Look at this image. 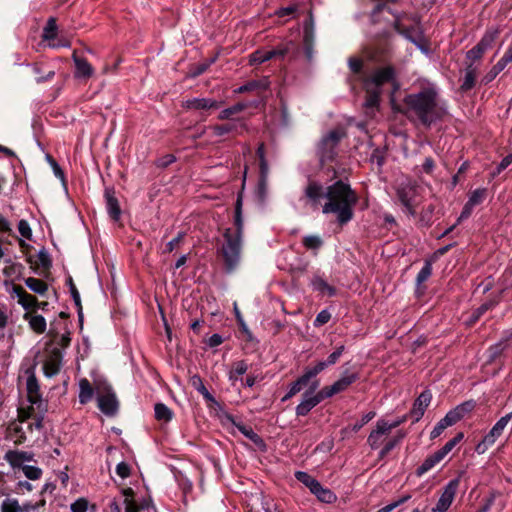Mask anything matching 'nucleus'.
<instances>
[{"label": "nucleus", "instance_id": "nucleus-1", "mask_svg": "<svg viewBox=\"0 0 512 512\" xmlns=\"http://www.w3.org/2000/svg\"><path fill=\"white\" fill-rule=\"evenodd\" d=\"M305 200L313 209H317L321 200L326 197L327 202L322 207L324 214L333 213L336 215L337 222L340 225L348 223L353 217V207L357 203V195L350 186L343 181H337L324 187L314 181L306 186Z\"/></svg>", "mask_w": 512, "mask_h": 512}, {"label": "nucleus", "instance_id": "nucleus-2", "mask_svg": "<svg viewBox=\"0 0 512 512\" xmlns=\"http://www.w3.org/2000/svg\"><path fill=\"white\" fill-rule=\"evenodd\" d=\"M404 103L409 115L416 117L426 127L442 120L447 114L446 103L440 98L436 87L431 84L418 92L408 94Z\"/></svg>", "mask_w": 512, "mask_h": 512}, {"label": "nucleus", "instance_id": "nucleus-3", "mask_svg": "<svg viewBox=\"0 0 512 512\" xmlns=\"http://www.w3.org/2000/svg\"><path fill=\"white\" fill-rule=\"evenodd\" d=\"M393 79L394 70L391 67L378 69L369 78H367L364 82V86L368 94L365 106L368 108L377 106L379 103L381 86L393 81Z\"/></svg>", "mask_w": 512, "mask_h": 512}, {"label": "nucleus", "instance_id": "nucleus-4", "mask_svg": "<svg viewBox=\"0 0 512 512\" xmlns=\"http://www.w3.org/2000/svg\"><path fill=\"white\" fill-rule=\"evenodd\" d=\"M224 242L221 247V255L224 260L225 270L233 272L240 263L242 238L239 233L231 234V228H227L223 234Z\"/></svg>", "mask_w": 512, "mask_h": 512}, {"label": "nucleus", "instance_id": "nucleus-5", "mask_svg": "<svg viewBox=\"0 0 512 512\" xmlns=\"http://www.w3.org/2000/svg\"><path fill=\"white\" fill-rule=\"evenodd\" d=\"M133 495V490L127 488L123 489L118 496L108 498L106 512H122V505H125L126 512H153V508L148 504H137Z\"/></svg>", "mask_w": 512, "mask_h": 512}, {"label": "nucleus", "instance_id": "nucleus-6", "mask_svg": "<svg viewBox=\"0 0 512 512\" xmlns=\"http://www.w3.org/2000/svg\"><path fill=\"white\" fill-rule=\"evenodd\" d=\"M475 408V402L470 400L463 402L456 406L454 409L447 412V414L435 425L430 433L431 439L439 437L445 429L455 425L467 414H469Z\"/></svg>", "mask_w": 512, "mask_h": 512}, {"label": "nucleus", "instance_id": "nucleus-7", "mask_svg": "<svg viewBox=\"0 0 512 512\" xmlns=\"http://www.w3.org/2000/svg\"><path fill=\"white\" fill-rule=\"evenodd\" d=\"M512 418V412L501 417L495 425L491 428L488 434L484 436L481 442H479L475 448L478 454H484L489 447H491L496 440L501 436L505 427Z\"/></svg>", "mask_w": 512, "mask_h": 512}, {"label": "nucleus", "instance_id": "nucleus-8", "mask_svg": "<svg viewBox=\"0 0 512 512\" xmlns=\"http://www.w3.org/2000/svg\"><path fill=\"white\" fill-rule=\"evenodd\" d=\"M319 386V381L314 380L311 383L310 389L303 394L302 401L296 407L297 416L307 415L315 406H317L322 400L326 399L323 395L322 390L315 393Z\"/></svg>", "mask_w": 512, "mask_h": 512}, {"label": "nucleus", "instance_id": "nucleus-9", "mask_svg": "<svg viewBox=\"0 0 512 512\" xmlns=\"http://www.w3.org/2000/svg\"><path fill=\"white\" fill-rule=\"evenodd\" d=\"M394 26L399 34L415 44L423 53L427 54L429 52L423 32L418 23L411 27H406L397 19Z\"/></svg>", "mask_w": 512, "mask_h": 512}, {"label": "nucleus", "instance_id": "nucleus-10", "mask_svg": "<svg viewBox=\"0 0 512 512\" xmlns=\"http://www.w3.org/2000/svg\"><path fill=\"white\" fill-rule=\"evenodd\" d=\"M417 186L411 181L403 182L397 188V197L410 215L415 214Z\"/></svg>", "mask_w": 512, "mask_h": 512}, {"label": "nucleus", "instance_id": "nucleus-11", "mask_svg": "<svg viewBox=\"0 0 512 512\" xmlns=\"http://www.w3.org/2000/svg\"><path fill=\"white\" fill-rule=\"evenodd\" d=\"M343 136L344 133L341 130H333L322 138L319 144V153L323 160H329L334 157L335 148Z\"/></svg>", "mask_w": 512, "mask_h": 512}, {"label": "nucleus", "instance_id": "nucleus-12", "mask_svg": "<svg viewBox=\"0 0 512 512\" xmlns=\"http://www.w3.org/2000/svg\"><path fill=\"white\" fill-rule=\"evenodd\" d=\"M459 483V478H455L447 483L433 511L446 512L449 509L457 493Z\"/></svg>", "mask_w": 512, "mask_h": 512}, {"label": "nucleus", "instance_id": "nucleus-13", "mask_svg": "<svg viewBox=\"0 0 512 512\" xmlns=\"http://www.w3.org/2000/svg\"><path fill=\"white\" fill-rule=\"evenodd\" d=\"M12 298H17V302L22 306L24 310H35L39 303L33 295L29 294L22 286L12 285L11 289L8 290Z\"/></svg>", "mask_w": 512, "mask_h": 512}, {"label": "nucleus", "instance_id": "nucleus-14", "mask_svg": "<svg viewBox=\"0 0 512 512\" xmlns=\"http://www.w3.org/2000/svg\"><path fill=\"white\" fill-rule=\"evenodd\" d=\"M357 378L358 376L355 373L344 372L340 379L322 389L324 397L330 398L335 394L345 391Z\"/></svg>", "mask_w": 512, "mask_h": 512}, {"label": "nucleus", "instance_id": "nucleus-15", "mask_svg": "<svg viewBox=\"0 0 512 512\" xmlns=\"http://www.w3.org/2000/svg\"><path fill=\"white\" fill-rule=\"evenodd\" d=\"M213 136H223L226 134L240 135L246 130V124L242 119H231L228 123L214 125L210 127Z\"/></svg>", "mask_w": 512, "mask_h": 512}, {"label": "nucleus", "instance_id": "nucleus-16", "mask_svg": "<svg viewBox=\"0 0 512 512\" xmlns=\"http://www.w3.org/2000/svg\"><path fill=\"white\" fill-rule=\"evenodd\" d=\"M27 431H32V423H28L25 428L23 421H13L7 428V438L20 445L27 440Z\"/></svg>", "mask_w": 512, "mask_h": 512}, {"label": "nucleus", "instance_id": "nucleus-17", "mask_svg": "<svg viewBox=\"0 0 512 512\" xmlns=\"http://www.w3.org/2000/svg\"><path fill=\"white\" fill-rule=\"evenodd\" d=\"M62 362V354L58 348H53L48 354L44 364L43 370L47 377H53L59 373Z\"/></svg>", "mask_w": 512, "mask_h": 512}, {"label": "nucleus", "instance_id": "nucleus-18", "mask_svg": "<svg viewBox=\"0 0 512 512\" xmlns=\"http://www.w3.org/2000/svg\"><path fill=\"white\" fill-rule=\"evenodd\" d=\"M317 374L314 372L312 367H309L305 370L302 376H300L296 381H294L289 388L287 394L283 397L282 401H286L292 398L294 395L299 393L305 386L309 384V382L315 378Z\"/></svg>", "mask_w": 512, "mask_h": 512}, {"label": "nucleus", "instance_id": "nucleus-19", "mask_svg": "<svg viewBox=\"0 0 512 512\" xmlns=\"http://www.w3.org/2000/svg\"><path fill=\"white\" fill-rule=\"evenodd\" d=\"M98 408L106 415H114L118 408V402L115 394L108 389L106 393L97 397Z\"/></svg>", "mask_w": 512, "mask_h": 512}, {"label": "nucleus", "instance_id": "nucleus-20", "mask_svg": "<svg viewBox=\"0 0 512 512\" xmlns=\"http://www.w3.org/2000/svg\"><path fill=\"white\" fill-rule=\"evenodd\" d=\"M389 433V427L386 426V420L379 419L375 428L370 432L367 443L371 449H377L383 441V437Z\"/></svg>", "mask_w": 512, "mask_h": 512}, {"label": "nucleus", "instance_id": "nucleus-21", "mask_svg": "<svg viewBox=\"0 0 512 512\" xmlns=\"http://www.w3.org/2000/svg\"><path fill=\"white\" fill-rule=\"evenodd\" d=\"M33 453L19 450H9L5 453L4 459L12 468H23L25 462H31Z\"/></svg>", "mask_w": 512, "mask_h": 512}, {"label": "nucleus", "instance_id": "nucleus-22", "mask_svg": "<svg viewBox=\"0 0 512 512\" xmlns=\"http://www.w3.org/2000/svg\"><path fill=\"white\" fill-rule=\"evenodd\" d=\"M222 105V102L212 98H192L183 102V107L188 110H209L216 109Z\"/></svg>", "mask_w": 512, "mask_h": 512}, {"label": "nucleus", "instance_id": "nucleus-23", "mask_svg": "<svg viewBox=\"0 0 512 512\" xmlns=\"http://www.w3.org/2000/svg\"><path fill=\"white\" fill-rule=\"evenodd\" d=\"M432 399L430 391H423L418 398L415 400L411 415L414 417V421L417 422L424 415L426 408L429 406Z\"/></svg>", "mask_w": 512, "mask_h": 512}, {"label": "nucleus", "instance_id": "nucleus-24", "mask_svg": "<svg viewBox=\"0 0 512 512\" xmlns=\"http://www.w3.org/2000/svg\"><path fill=\"white\" fill-rule=\"evenodd\" d=\"M72 59L76 68L74 74L76 78L87 79L93 75L94 69L86 59L78 57L76 52L73 53Z\"/></svg>", "mask_w": 512, "mask_h": 512}, {"label": "nucleus", "instance_id": "nucleus-25", "mask_svg": "<svg viewBox=\"0 0 512 512\" xmlns=\"http://www.w3.org/2000/svg\"><path fill=\"white\" fill-rule=\"evenodd\" d=\"M315 33H314V22L312 17H310L304 26V48L307 58L310 60L313 57V43H314Z\"/></svg>", "mask_w": 512, "mask_h": 512}, {"label": "nucleus", "instance_id": "nucleus-26", "mask_svg": "<svg viewBox=\"0 0 512 512\" xmlns=\"http://www.w3.org/2000/svg\"><path fill=\"white\" fill-rule=\"evenodd\" d=\"M106 208L109 216L117 221L120 218L121 210L117 198L114 195V191L110 189L105 190Z\"/></svg>", "mask_w": 512, "mask_h": 512}, {"label": "nucleus", "instance_id": "nucleus-27", "mask_svg": "<svg viewBox=\"0 0 512 512\" xmlns=\"http://www.w3.org/2000/svg\"><path fill=\"white\" fill-rule=\"evenodd\" d=\"M24 320L28 321L30 328L37 334H42L46 331V320L42 315L26 312L23 316Z\"/></svg>", "mask_w": 512, "mask_h": 512}, {"label": "nucleus", "instance_id": "nucleus-28", "mask_svg": "<svg viewBox=\"0 0 512 512\" xmlns=\"http://www.w3.org/2000/svg\"><path fill=\"white\" fill-rule=\"evenodd\" d=\"M33 509L31 504L20 505L17 499L6 498L1 504V512H30Z\"/></svg>", "mask_w": 512, "mask_h": 512}, {"label": "nucleus", "instance_id": "nucleus-29", "mask_svg": "<svg viewBox=\"0 0 512 512\" xmlns=\"http://www.w3.org/2000/svg\"><path fill=\"white\" fill-rule=\"evenodd\" d=\"M344 349H345L344 345H341L328 356L327 360L319 361L315 366L312 367L314 372L318 375L323 370H325L328 366L334 365L341 357Z\"/></svg>", "mask_w": 512, "mask_h": 512}, {"label": "nucleus", "instance_id": "nucleus-30", "mask_svg": "<svg viewBox=\"0 0 512 512\" xmlns=\"http://www.w3.org/2000/svg\"><path fill=\"white\" fill-rule=\"evenodd\" d=\"M311 286L314 291L318 292L321 295L334 296L336 294V289L329 285L322 277L315 276L311 280Z\"/></svg>", "mask_w": 512, "mask_h": 512}, {"label": "nucleus", "instance_id": "nucleus-31", "mask_svg": "<svg viewBox=\"0 0 512 512\" xmlns=\"http://www.w3.org/2000/svg\"><path fill=\"white\" fill-rule=\"evenodd\" d=\"M311 493L324 503H332L336 500V495L330 489L323 487L319 481L311 489Z\"/></svg>", "mask_w": 512, "mask_h": 512}, {"label": "nucleus", "instance_id": "nucleus-32", "mask_svg": "<svg viewBox=\"0 0 512 512\" xmlns=\"http://www.w3.org/2000/svg\"><path fill=\"white\" fill-rule=\"evenodd\" d=\"M442 457L436 452L432 455L428 456L423 463L417 468L416 475L421 477L432 468H434L438 463L442 461Z\"/></svg>", "mask_w": 512, "mask_h": 512}, {"label": "nucleus", "instance_id": "nucleus-33", "mask_svg": "<svg viewBox=\"0 0 512 512\" xmlns=\"http://www.w3.org/2000/svg\"><path fill=\"white\" fill-rule=\"evenodd\" d=\"M79 389V402L81 404H86L91 401L94 392L90 382L86 378L79 381Z\"/></svg>", "mask_w": 512, "mask_h": 512}, {"label": "nucleus", "instance_id": "nucleus-34", "mask_svg": "<svg viewBox=\"0 0 512 512\" xmlns=\"http://www.w3.org/2000/svg\"><path fill=\"white\" fill-rule=\"evenodd\" d=\"M26 386H27L29 401L31 403H37V401L39 400V397H40L39 385H38L36 377L33 374L28 376Z\"/></svg>", "mask_w": 512, "mask_h": 512}, {"label": "nucleus", "instance_id": "nucleus-35", "mask_svg": "<svg viewBox=\"0 0 512 512\" xmlns=\"http://www.w3.org/2000/svg\"><path fill=\"white\" fill-rule=\"evenodd\" d=\"M25 285L34 293L44 295L48 290V285L41 279L28 277L25 279Z\"/></svg>", "mask_w": 512, "mask_h": 512}, {"label": "nucleus", "instance_id": "nucleus-36", "mask_svg": "<svg viewBox=\"0 0 512 512\" xmlns=\"http://www.w3.org/2000/svg\"><path fill=\"white\" fill-rule=\"evenodd\" d=\"M58 31V26L56 23V19L54 17H50L43 29L42 38L45 41H53L56 39Z\"/></svg>", "mask_w": 512, "mask_h": 512}, {"label": "nucleus", "instance_id": "nucleus-37", "mask_svg": "<svg viewBox=\"0 0 512 512\" xmlns=\"http://www.w3.org/2000/svg\"><path fill=\"white\" fill-rule=\"evenodd\" d=\"M192 386L204 397V399L208 402H215L214 397L211 395V393L207 390L205 387L202 379L198 375H194L191 378Z\"/></svg>", "mask_w": 512, "mask_h": 512}, {"label": "nucleus", "instance_id": "nucleus-38", "mask_svg": "<svg viewBox=\"0 0 512 512\" xmlns=\"http://www.w3.org/2000/svg\"><path fill=\"white\" fill-rule=\"evenodd\" d=\"M154 413L158 421L169 422L173 417L172 410L163 403L155 404Z\"/></svg>", "mask_w": 512, "mask_h": 512}, {"label": "nucleus", "instance_id": "nucleus-39", "mask_svg": "<svg viewBox=\"0 0 512 512\" xmlns=\"http://www.w3.org/2000/svg\"><path fill=\"white\" fill-rule=\"evenodd\" d=\"M375 415H376V413L374 411H370V412L364 414L362 416L361 420L354 423L351 427H346V428L342 429V431H341L342 435H345L349 430H351L352 432H355V433L358 432L365 424L370 422L375 417Z\"/></svg>", "mask_w": 512, "mask_h": 512}, {"label": "nucleus", "instance_id": "nucleus-40", "mask_svg": "<svg viewBox=\"0 0 512 512\" xmlns=\"http://www.w3.org/2000/svg\"><path fill=\"white\" fill-rule=\"evenodd\" d=\"M463 438L464 434L462 432L457 433L441 449L437 450V453L444 459Z\"/></svg>", "mask_w": 512, "mask_h": 512}, {"label": "nucleus", "instance_id": "nucleus-41", "mask_svg": "<svg viewBox=\"0 0 512 512\" xmlns=\"http://www.w3.org/2000/svg\"><path fill=\"white\" fill-rule=\"evenodd\" d=\"M251 65L261 64L273 58L270 50H257L249 56Z\"/></svg>", "mask_w": 512, "mask_h": 512}, {"label": "nucleus", "instance_id": "nucleus-42", "mask_svg": "<svg viewBox=\"0 0 512 512\" xmlns=\"http://www.w3.org/2000/svg\"><path fill=\"white\" fill-rule=\"evenodd\" d=\"M476 73H477V69L475 67H473L472 65H469L466 68L465 77H464L463 83L461 85V88L463 90L467 91V90H470L471 88H473V86L475 84Z\"/></svg>", "mask_w": 512, "mask_h": 512}, {"label": "nucleus", "instance_id": "nucleus-43", "mask_svg": "<svg viewBox=\"0 0 512 512\" xmlns=\"http://www.w3.org/2000/svg\"><path fill=\"white\" fill-rule=\"evenodd\" d=\"M247 107L244 103H237L229 108L222 110L219 115V120H231L232 115L242 112Z\"/></svg>", "mask_w": 512, "mask_h": 512}, {"label": "nucleus", "instance_id": "nucleus-44", "mask_svg": "<svg viewBox=\"0 0 512 512\" xmlns=\"http://www.w3.org/2000/svg\"><path fill=\"white\" fill-rule=\"evenodd\" d=\"M498 34H499V30L498 29H489V30H487L486 33L484 34V36L479 41L478 45L484 51H486L488 48H490L492 46V44L495 41V39L497 38Z\"/></svg>", "mask_w": 512, "mask_h": 512}, {"label": "nucleus", "instance_id": "nucleus-45", "mask_svg": "<svg viewBox=\"0 0 512 512\" xmlns=\"http://www.w3.org/2000/svg\"><path fill=\"white\" fill-rule=\"evenodd\" d=\"M404 437V432H398V434L393 439L389 440L385 444V446L380 450L379 457L384 458L397 444H399L402 441Z\"/></svg>", "mask_w": 512, "mask_h": 512}, {"label": "nucleus", "instance_id": "nucleus-46", "mask_svg": "<svg viewBox=\"0 0 512 512\" xmlns=\"http://www.w3.org/2000/svg\"><path fill=\"white\" fill-rule=\"evenodd\" d=\"M247 369V364L244 361L234 363L233 369L229 372V379L231 381H236L239 376L246 373Z\"/></svg>", "mask_w": 512, "mask_h": 512}, {"label": "nucleus", "instance_id": "nucleus-47", "mask_svg": "<svg viewBox=\"0 0 512 512\" xmlns=\"http://www.w3.org/2000/svg\"><path fill=\"white\" fill-rule=\"evenodd\" d=\"M295 478L308 487L310 491L318 482L314 477L303 471H297L295 473Z\"/></svg>", "mask_w": 512, "mask_h": 512}, {"label": "nucleus", "instance_id": "nucleus-48", "mask_svg": "<svg viewBox=\"0 0 512 512\" xmlns=\"http://www.w3.org/2000/svg\"><path fill=\"white\" fill-rule=\"evenodd\" d=\"M322 239L316 235H308L303 239V244L307 249L317 250L322 246Z\"/></svg>", "mask_w": 512, "mask_h": 512}, {"label": "nucleus", "instance_id": "nucleus-49", "mask_svg": "<svg viewBox=\"0 0 512 512\" xmlns=\"http://www.w3.org/2000/svg\"><path fill=\"white\" fill-rule=\"evenodd\" d=\"M485 196H486V189H484V188L476 189L470 194L467 202L470 205L475 207L483 202V200L485 199Z\"/></svg>", "mask_w": 512, "mask_h": 512}, {"label": "nucleus", "instance_id": "nucleus-50", "mask_svg": "<svg viewBox=\"0 0 512 512\" xmlns=\"http://www.w3.org/2000/svg\"><path fill=\"white\" fill-rule=\"evenodd\" d=\"M24 475L30 480H38L42 476V470L33 465H25L22 468Z\"/></svg>", "mask_w": 512, "mask_h": 512}, {"label": "nucleus", "instance_id": "nucleus-51", "mask_svg": "<svg viewBox=\"0 0 512 512\" xmlns=\"http://www.w3.org/2000/svg\"><path fill=\"white\" fill-rule=\"evenodd\" d=\"M235 229H231V234L239 233V238H242L243 221L241 217L240 201H237L236 214H235Z\"/></svg>", "mask_w": 512, "mask_h": 512}, {"label": "nucleus", "instance_id": "nucleus-52", "mask_svg": "<svg viewBox=\"0 0 512 512\" xmlns=\"http://www.w3.org/2000/svg\"><path fill=\"white\" fill-rule=\"evenodd\" d=\"M505 69L504 65L501 62H497L490 71L483 77V81L485 83H489L493 81L497 75Z\"/></svg>", "mask_w": 512, "mask_h": 512}, {"label": "nucleus", "instance_id": "nucleus-53", "mask_svg": "<svg viewBox=\"0 0 512 512\" xmlns=\"http://www.w3.org/2000/svg\"><path fill=\"white\" fill-rule=\"evenodd\" d=\"M432 274V264L429 261H426L424 266L421 268L417 275V283L421 284L425 282Z\"/></svg>", "mask_w": 512, "mask_h": 512}, {"label": "nucleus", "instance_id": "nucleus-54", "mask_svg": "<svg viewBox=\"0 0 512 512\" xmlns=\"http://www.w3.org/2000/svg\"><path fill=\"white\" fill-rule=\"evenodd\" d=\"M496 303L494 301H488L479 306L472 314V322L477 321L486 311L494 307Z\"/></svg>", "mask_w": 512, "mask_h": 512}, {"label": "nucleus", "instance_id": "nucleus-55", "mask_svg": "<svg viewBox=\"0 0 512 512\" xmlns=\"http://www.w3.org/2000/svg\"><path fill=\"white\" fill-rule=\"evenodd\" d=\"M89 502L85 498H79L70 506L71 512H87Z\"/></svg>", "mask_w": 512, "mask_h": 512}, {"label": "nucleus", "instance_id": "nucleus-56", "mask_svg": "<svg viewBox=\"0 0 512 512\" xmlns=\"http://www.w3.org/2000/svg\"><path fill=\"white\" fill-rule=\"evenodd\" d=\"M18 231L24 239L30 240L32 238V230L26 220H20L18 223Z\"/></svg>", "mask_w": 512, "mask_h": 512}, {"label": "nucleus", "instance_id": "nucleus-57", "mask_svg": "<svg viewBox=\"0 0 512 512\" xmlns=\"http://www.w3.org/2000/svg\"><path fill=\"white\" fill-rule=\"evenodd\" d=\"M411 498L410 495H405L403 497H401L400 499H398L397 501H394L384 507H382L381 509H379L377 512H391L393 511L395 508H397L398 506H400L401 504L405 503L406 501H408L409 499Z\"/></svg>", "mask_w": 512, "mask_h": 512}, {"label": "nucleus", "instance_id": "nucleus-58", "mask_svg": "<svg viewBox=\"0 0 512 512\" xmlns=\"http://www.w3.org/2000/svg\"><path fill=\"white\" fill-rule=\"evenodd\" d=\"M330 319H331L330 312L328 310L324 309L317 314V316L314 320V326L320 327V326L326 324Z\"/></svg>", "mask_w": 512, "mask_h": 512}, {"label": "nucleus", "instance_id": "nucleus-59", "mask_svg": "<svg viewBox=\"0 0 512 512\" xmlns=\"http://www.w3.org/2000/svg\"><path fill=\"white\" fill-rule=\"evenodd\" d=\"M257 155L260 159L261 174L264 177L268 172V166L265 160L264 144H261L257 149Z\"/></svg>", "mask_w": 512, "mask_h": 512}, {"label": "nucleus", "instance_id": "nucleus-60", "mask_svg": "<svg viewBox=\"0 0 512 512\" xmlns=\"http://www.w3.org/2000/svg\"><path fill=\"white\" fill-rule=\"evenodd\" d=\"M484 52L485 51L477 44L466 53V57L471 61H476L482 58Z\"/></svg>", "mask_w": 512, "mask_h": 512}, {"label": "nucleus", "instance_id": "nucleus-61", "mask_svg": "<svg viewBox=\"0 0 512 512\" xmlns=\"http://www.w3.org/2000/svg\"><path fill=\"white\" fill-rule=\"evenodd\" d=\"M116 473L122 479L127 478L130 475V467L126 462H120L116 466Z\"/></svg>", "mask_w": 512, "mask_h": 512}, {"label": "nucleus", "instance_id": "nucleus-62", "mask_svg": "<svg viewBox=\"0 0 512 512\" xmlns=\"http://www.w3.org/2000/svg\"><path fill=\"white\" fill-rule=\"evenodd\" d=\"M473 209H474V206H472L468 202H466L460 216L457 219V224L462 222L463 220L467 219L471 215Z\"/></svg>", "mask_w": 512, "mask_h": 512}, {"label": "nucleus", "instance_id": "nucleus-63", "mask_svg": "<svg viewBox=\"0 0 512 512\" xmlns=\"http://www.w3.org/2000/svg\"><path fill=\"white\" fill-rule=\"evenodd\" d=\"M288 51V45H283L270 50V53L273 54V58H283L288 53Z\"/></svg>", "mask_w": 512, "mask_h": 512}, {"label": "nucleus", "instance_id": "nucleus-64", "mask_svg": "<svg viewBox=\"0 0 512 512\" xmlns=\"http://www.w3.org/2000/svg\"><path fill=\"white\" fill-rule=\"evenodd\" d=\"M512 163V152L510 154H508L507 156H505L500 164L498 165V172H501L502 170L506 169L509 165H511Z\"/></svg>", "mask_w": 512, "mask_h": 512}]
</instances>
